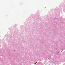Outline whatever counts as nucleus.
<instances>
[{
  "label": "nucleus",
  "mask_w": 65,
  "mask_h": 65,
  "mask_svg": "<svg viewBox=\"0 0 65 65\" xmlns=\"http://www.w3.org/2000/svg\"><path fill=\"white\" fill-rule=\"evenodd\" d=\"M37 63V62H36V63H35V64H36V63Z\"/></svg>",
  "instance_id": "nucleus-1"
}]
</instances>
